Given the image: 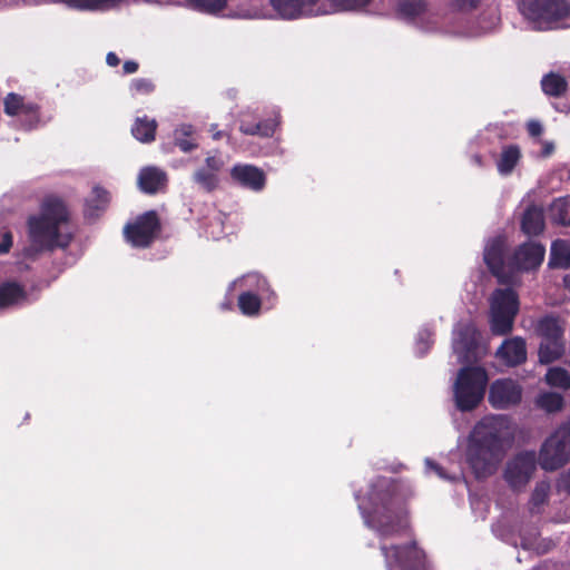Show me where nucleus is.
<instances>
[{
	"label": "nucleus",
	"instance_id": "obj_5",
	"mask_svg": "<svg viewBox=\"0 0 570 570\" xmlns=\"http://www.w3.org/2000/svg\"><path fill=\"white\" fill-rule=\"evenodd\" d=\"M489 376L481 366H464L459 373L454 383L453 394L458 410L470 412L483 400Z\"/></svg>",
	"mask_w": 570,
	"mask_h": 570
},
{
	"label": "nucleus",
	"instance_id": "obj_41",
	"mask_svg": "<svg viewBox=\"0 0 570 570\" xmlns=\"http://www.w3.org/2000/svg\"><path fill=\"white\" fill-rule=\"evenodd\" d=\"M482 0H453L451 8L460 12H469L478 8Z\"/></svg>",
	"mask_w": 570,
	"mask_h": 570
},
{
	"label": "nucleus",
	"instance_id": "obj_31",
	"mask_svg": "<svg viewBox=\"0 0 570 570\" xmlns=\"http://www.w3.org/2000/svg\"><path fill=\"white\" fill-rule=\"evenodd\" d=\"M157 127L155 119H149L147 116L138 117L131 127V134L140 142L149 144L156 138Z\"/></svg>",
	"mask_w": 570,
	"mask_h": 570
},
{
	"label": "nucleus",
	"instance_id": "obj_27",
	"mask_svg": "<svg viewBox=\"0 0 570 570\" xmlns=\"http://www.w3.org/2000/svg\"><path fill=\"white\" fill-rule=\"evenodd\" d=\"M521 157V149L518 145L511 144L504 146L501 150L500 157L497 160L498 171L502 176L512 174Z\"/></svg>",
	"mask_w": 570,
	"mask_h": 570
},
{
	"label": "nucleus",
	"instance_id": "obj_13",
	"mask_svg": "<svg viewBox=\"0 0 570 570\" xmlns=\"http://www.w3.org/2000/svg\"><path fill=\"white\" fill-rule=\"evenodd\" d=\"M546 255V247L537 242H524L513 252L510 259L512 268L519 272H530L538 269Z\"/></svg>",
	"mask_w": 570,
	"mask_h": 570
},
{
	"label": "nucleus",
	"instance_id": "obj_43",
	"mask_svg": "<svg viewBox=\"0 0 570 570\" xmlns=\"http://www.w3.org/2000/svg\"><path fill=\"white\" fill-rule=\"evenodd\" d=\"M527 131L529 136L537 138L543 134V126L539 120L531 119L527 122Z\"/></svg>",
	"mask_w": 570,
	"mask_h": 570
},
{
	"label": "nucleus",
	"instance_id": "obj_11",
	"mask_svg": "<svg viewBox=\"0 0 570 570\" xmlns=\"http://www.w3.org/2000/svg\"><path fill=\"white\" fill-rule=\"evenodd\" d=\"M522 400V387L512 379H498L489 389L488 401L493 409L505 410L518 405Z\"/></svg>",
	"mask_w": 570,
	"mask_h": 570
},
{
	"label": "nucleus",
	"instance_id": "obj_7",
	"mask_svg": "<svg viewBox=\"0 0 570 570\" xmlns=\"http://www.w3.org/2000/svg\"><path fill=\"white\" fill-rule=\"evenodd\" d=\"M570 461V420L560 424L544 440L539 452V464L544 471H556Z\"/></svg>",
	"mask_w": 570,
	"mask_h": 570
},
{
	"label": "nucleus",
	"instance_id": "obj_22",
	"mask_svg": "<svg viewBox=\"0 0 570 570\" xmlns=\"http://www.w3.org/2000/svg\"><path fill=\"white\" fill-rule=\"evenodd\" d=\"M544 226L543 209L535 205L528 206L521 218V230L528 236H537L544 230Z\"/></svg>",
	"mask_w": 570,
	"mask_h": 570
},
{
	"label": "nucleus",
	"instance_id": "obj_49",
	"mask_svg": "<svg viewBox=\"0 0 570 570\" xmlns=\"http://www.w3.org/2000/svg\"><path fill=\"white\" fill-rule=\"evenodd\" d=\"M216 127H217V125H212V129L210 130L213 131V138L215 140H218V139H220L223 137V131H219V130L214 131L216 129Z\"/></svg>",
	"mask_w": 570,
	"mask_h": 570
},
{
	"label": "nucleus",
	"instance_id": "obj_1",
	"mask_svg": "<svg viewBox=\"0 0 570 570\" xmlns=\"http://www.w3.org/2000/svg\"><path fill=\"white\" fill-rule=\"evenodd\" d=\"M410 497L396 481L377 478L358 503L365 525L384 539L405 532L410 528Z\"/></svg>",
	"mask_w": 570,
	"mask_h": 570
},
{
	"label": "nucleus",
	"instance_id": "obj_30",
	"mask_svg": "<svg viewBox=\"0 0 570 570\" xmlns=\"http://www.w3.org/2000/svg\"><path fill=\"white\" fill-rule=\"evenodd\" d=\"M548 213L552 224L570 227V196L553 199Z\"/></svg>",
	"mask_w": 570,
	"mask_h": 570
},
{
	"label": "nucleus",
	"instance_id": "obj_47",
	"mask_svg": "<svg viewBox=\"0 0 570 570\" xmlns=\"http://www.w3.org/2000/svg\"><path fill=\"white\" fill-rule=\"evenodd\" d=\"M562 489L570 495V469L561 478Z\"/></svg>",
	"mask_w": 570,
	"mask_h": 570
},
{
	"label": "nucleus",
	"instance_id": "obj_50",
	"mask_svg": "<svg viewBox=\"0 0 570 570\" xmlns=\"http://www.w3.org/2000/svg\"><path fill=\"white\" fill-rule=\"evenodd\" d=\"M563 284L564 287L570 291V273L563 277Z\"/></svg>",
	"mask_w": 570,
	"mask_h": 570
},
{
	"label": "nucleus",
	"instance_id": "obj_12",
	"mask_svg": "<svg viewBox=\"0 0 570 570\" xmlns=\"http://www.w3.org/2000/svg\"><path fill=\"white\" fill-rule=\"evenodd\" d=\"M244 282L249 287L255 286L256 293L252 291L243 292L238 296L237 305L242 314L250 317L257 316L262 307L259 295L269 291V284L264 276L257 273L247 274L244 276Z\"/></svg>",
	"mask_w": 570,
	"mask_h": 570
},
{
	"label": "nucleus",
	"instance_id": "obj_33",
	"mask_svg": "<svg viewBox=\"0 0 570 570\" xmlns=\"http://www.w3.org/2000/svg\"><path fill=\"white\" fill-rule=\"evenodd\" d=\"M194 134L191 125H181L174 131V142L181 151L189 153L198 147L197 142L190 137Z\"/></svg>",
	"mask_w": 570,
	"mask_h": 570
},
{
	"label": "nucleus",
	"instance_id": "obj_10",
	"mask_svg": "<svg viewBox=\"0 0 570 570\" xmlns=\"http://www.w3.org/2000/svg\"><path fill=\"white\" fill-rule=\"evenodd\" d=\"M538 463L534 451H521L507 462L503 478L512 490L520 491L532 479Z\"/></svg>",
	"mask_w": 570,
	"mask_h": 570
},
{
	"label": "nucleus",
	"instance_id": "obj_8",
	"mask_svg": "<svg viewBox=\"0 0 570 570\" xmlns=\"http://www.w3.org/2000/svg\"><path fill=\"white\" fill-rule=\"evenodd\" d=\"M380 549L387 570H430L425 553L415 541L405 544H382Z\"/></svg>",
	"mask_w": 570,
	"mask_h": 570
},
{
	"label": "nucleus",
	"instance_id": "obj_42",
	"mask_svg": "<svg viewBox=\"0 0 570 570\" xmlns=\"http://www.w3.org/2000/svg\"><path fill=\"white\" fill-rule=\"evenodd\" d=\"M223 167H224V161L220 157L208 156L205 159V166H203L202 168L208 169L209 171H213L218 175L219 171L223 169Z\"/></svg>",
	"mask_w": 570,
	"mask_h": 570
},
{
	"label": "nucleus",
	"instance_id": "obj_36",
	"mask_svg": "<svg viewBox=\"0 0 570 570\" xmlns=\"http://www.w3.org/2000/svg\"><path fill=\"white\" fill-rule=\"evenodd\" d=\"M550 492V485L547 482L537 483L535 488L531 493L529 501V510L533 513H539L540 508L547 503Z\"/></svg>",
	"mask_w": 570,
	"mask_h": 570
},
{
	"label": "nucleus",
	"instance_id": "obj_34",
	"mask_svg": "<svg viewBox=\"0 0 570 570\" xmlns=\"http://www.w3.org/2000/svg\"><path fill=\"white\" fill-rule=\"evenodd\" d=\"M193 180L206 193H213L219 186V176L202 167L193 174Z\"/></svg>",
	"mask_w": 570,
	"mask_h": 570
},
{
	"label": "nucleus",
	"instance_id": "obj_9",
	"mask_svg": "<svg viewBox=\"0 0 570 570\" xmlns=\"http://www.w3.org/2000/svg\"><path fill=\"white\" fill-rule=\"evenodd\" d=\"M161 223L156 210L138 215L136 219L124 227L126 240L136 248H148L159 237Z\"/></svg>",
	"mask_w": 570,
	"mask_h": 570
},
{
	"label": "nucleus",
	"instance_id": "obj_48",
	"mask_svg": "<svg viewBox=\"0 0 570 570\" xmlns=\"http://www.w3.org/2000/svg\"><path fill=\"white\" fill-rule=\"evenodd\" d=\"M553 149H554L553 144L547 141V142L543 144L542 155L543 156H550L552 154Z\"/></svg>",
	"mask_w": 570,
	"mask_h": 570
},
{
	"label": "nucleus",
	"instance_id": "obj_24",
	"mask_svg": "<svg viewBox=\"0 0 570 570\" xmlns=\"http://www.w3.org/2000/svg\"><path fill=\"white\" fill-rule=\"evenodd\" d=\"M478 347V331L472 324L461 326L454 338V351L459 354L469 355Z\"/></svg>",
	"mask_w": 570,
	"mask_h": 570
},
{
	"label": "nucleus",
	"instance_id": "obj_17",
	"mask_svg": "<svg viewBox=\"0 0 570 570\" xmlns=\"http://www.w3.org/2000/svg\"><path fill=\"white\" fill-rule=\"evenodd\" d=\"M504 255L505 239L501 236L492 238L484 248V263L499 282H503L504 277Z\"/></svg>",
	"mask_w": 570,
	"mask_h": 570
},
{
	"label": "nucleus",
	"instance_id": "obj_38",
	"mask_svg": "<svg viewBox=\"0 0 570 570\" xmlns=\"http://www.w3.org/2000/svg\"><path fill=\"white\" fill-rule=\"evenodd\" d=\"M538 405L549 413H554L562 410L564 399L559 393L547 392L539 396Z\"/></svg>",
	"mask_w": 570,
	"mask_h": 570
},
{
	"label": "nucleus",
	"instance_id": "obj_51",
	"mask_svg": "<svg viewBox=\"0 0 570 570\" xmlns=\"http://www.w3.org/2000/svg\"><path fill=\"white\" fill-rule=\"evenodd\" d=\"M428 462H429V464H431V466H432V468H433V469H434V470H435L440 475H442V468H441L439 464L433 463V462H430V461H428Z\"/></svg>",
	"mask_w": 570,
	"mask_h": 570
},
{
	"label": "nucleus",
	"instance_id": "obj_4",
	"mask_svg": "<svg viewBox=\"0 0 570 570\" xmlns=\"http://www.w3.org/2000/svg\"><path fill=\"white\" fill-rule=\"evenodd\" d=\"M519 11L537 30H553L570 17L569 0H520Z\"/></svg>",
	"mask_w": 570,
	"mask_h": 570
},
{
	"label": "nucleus",
	"instance_id": "obj_21",
	"mask_svg": "<svg viewBox=\"0 0 570 570\" xmlns=\"http://www.w3.org/2000/svg\"><path fill=\"white\" fill-rule=\"evenodd\" d=\"M110 203V194L100 186L92 188L91 195L86 198L83 215L86 218H98L107 209Z\"/></svg>",
	"mask_w": 570,
	"mask_h": 570
},
{
	"label": "nucleus",
	"instance_id": "obj_18",
	"mask_svg": "<svg viewBox=\"0 0 570 570\" xmlns=\"http://www.w3.org/2000/svg\"><path fill=\"white\" fill-rule=\"evenodd\" d=\"M167 181V174L154 166L144 167L138 175V187L148 195H155L165 189Z\"/></svg>",
	"mask_w": 570,
	"mask_h": 570
},
{
	"label": "nucleus",
	"instance_id": "obj_28",
	"mask_svg": "<svg viewBox=\"0 0 570 570\" xmlns=\"http://www.w3.org/2000/svg\"><path fill=\"white\" fill-rule=\"evenodd\" d=\"M426 11V0H397L396 2V16L405 21H414Z\"/></svg>",
	"mask_w": 570,
	"mask_h": 570
},
{
	"label": "nucleus",
	"instance_id": "obj_16",
	"mask_svg": "<svg viewBox=\"0 0 570 570\" xmlns=\"http://www.w3.org/2000/svg\"><path fill=\"white\" fill-rule=\"evenodd\" d=\"M497 357L510 367L519 366L527 361V343L521 336L507 338L495 353Z\"/></svg>",
	"mask_w": 570,
	"mask_h": 570
},
{
	"label": "nucleus",
	"instance_id": "obj_46",
	"mask_svg": "<svg viewBox=\"0 0 570 570\" xmlns=\"http://www.w3.org/2000/svg\"><path fill=\"white\" fill-rule=\"evenodd\" d=\"M106 62L110 67H117L120 63V59L115 52H108L106 56Z\"/></svg>",
	"mask_w": 570,
	"mask_h": 570
},
{
	"label": "nucleus",
	"instance_id": "obj_37",
	"mask_svg": "<svg viewBox=\"0 0 570 570\" xmlns=\"http://www.w3.org/2000/svg\"><path fill=\"white\" fill-rule=\"evenodd\" d=\"M188 4L203 13L216 14L227 7L228 0H186Z\"/></svg>",
	"mask_w": 570,
	"mask_h": 570
},
{
	"label": "nucleus",
	"instance_id": "obj_23",
	"mask_svg": "<svg viewBox=\"0 0 570 570\" xmlns=\"http://www.w3.org/2000/svg\"><path fill=\"white\" fill-rule=\"evenodd\" d=\"M566 353V340H543L539 344L538 358L540 364H551Z\"/></svg>",
	"mask_w": 570,
	"mask_h": 570
},
{
	"label": "nucleus",
	"instance_id": "obj_2",
	"mask_svg": "<svg viewBox=\"0 0 570 570\" xmlns=\"http://www.w3.org/2000/svg\"><path fill=\"white\" fill-rule=\"evenodd\" d=\"M512 440L513 433L507 416L484 417L476 423L465 449V462L476 480L497 473Z\"/></svg>",
	"mask_w": 570,
	"mask_h": 570
},
{
	"label": "nucleus",
	"instance_id": "obj_32",
	"mask_svg": "<svg viewBox=\"0 0 570 570\" xmlns=\"http://www.w3.org/2000/svg\"><path fill=\"white\" fill-rule=\"evenodd\" d=\"M542 91L550 97H561L568 90L567 79L556 72H549L541 79Z\"/></svg>",
	"mask_w": 570,
	"mask_h": 570
},
{
	"label": "nucleus",
	"instance_id": "obj_20",
	"mask_svg": "<svg viewBox=\"0 0 570 570\" xmlns=\"http://www.w3.org/2000/svg\"><path fill=\"white\" fill-rule=\"evenodd\" d=\"M3 110L8 116L24 115L33 118L39 116V106L24 102V98L16 92L8 94L3 99Z\"/></svg>",
	"mask_w": 570,
	"mask_h": 570
},
{
	"label": "nucleus",
	"instance_id": "obj_45",
	"mask_svg": "<svg viewBox=\"0 0 570 570\" xmlns=\"http://www.w3.org/2000/svg\"><path fill=\"white\" fill-rule=\"evenodd\" d=\"M138 68H139L138 62H136L134 60H127V61H125V63L122 66L125 75L135 73L138 70Z\"/></svg>",
	"mask_w": 570,
	"mask_h": 570
},
{
	"label": "nucleus",
	"instance_id": "obj_44",
	"mask_svg": "<svg viewBox=\"0 0 570 570\" xmlns=\"http://www.w3.org/2000/svg\"><path fill=\"white\" fill-rule=\"evenodd\" d=\"M13 244V236L11 232H6L2 234L0 239V255L7 254L10 252Z\"/></svg>",
	"mask_w": 570,
	"mask_h": 570
},
{
	"label": "nucleus",
	"instance_id": "obj_15",
	"mask_svg": "<svg viewBox=\"0 0 570 570\" xmlns=\"http://www.w3.org/2000/svg\"><path fill=\"white\" fill-rule=\"evenodd\" d=\"M273 9L283 19H297L317 13V0H271Z\"/></svg>",
	"mask_w": 570,
	"mask_h": 570
},
{
	"label": "nucleus",
	"instance_id": "obj_25",
	"mask_svg": "<svg viewBox=\"0 0 570 570\" xmlns=\"http://www.w3.org/2000/svg\"><path fill=\"white\" fill-rule=\"evenodd\" d=\"M278 125L279 120L277 118L264 119L257 122H248L245 119H242L239 131L248 136L268 138L275 134Z\"/></svg>",
	"mask_w": 570,
	"mask_h": 570
},
{
	"label": "nucleus",
	"instance_id": "obj_40",
	"mask_svg": "<svg viewBox=\"0 0 570 570\" xmlns=\"http://www.w3.org/2000/svg\"><path fill=\"white\" fill-rule=\"evenodd\" d=\"M337 10H360L367 7L372 0H330Z\"/></svg>",
	"mask_w": 570,
	"mask_h": 570
},
{
	"label": "nucleus",
	"instance_id": "obj_52",
	"mask_svg": "<svg viewBox=\"0 0 570 570\" xmlns=\"http://www.w3.org/2000/svg\"><path fill=\"white\" fill-rule=\"evenodd\" d=\"M474 158L478 164H481V156L476 155Z\"/></svg>",
	"mask_w": 570,
	"mask_h": 570
},
{
	"label": "nucleus",
	"instance_id": "obj_29",
	"mask_svg": "<svg viewBox=\"0 0 570 570\" xmlns=\"http://www.w3.org/2000/svg\"><path fill=\"white\" fill-rule=\"evenodd\" d=\"M27 293L24 287L16 282L0 284V308L13 306L24 301Z\"/></svg>",
	"mask_w": 570,
	"mask_h": 570
},
{
	"label": "nucleus",
	"instance_id": "obj_39",
	"mask_svg": "<svg viewBox=\"0 0 570 570\" xmlns=\"http://www.w3.org/2000/svg\"><path fill=\"white\" fill-rule=\"evenodd\" d=\"M130 91L135 96H147L155 91V83L147 78H135L130 82Z\"/></svg>",
	"mask_w": 570,
	"mask_h": 570
},
{
	"label": "nucleus",
	"instance_id": "obj_3",
	"mask_svg": "<svg viewBox=\"0 0 570 570\" xmlns=\"http://www.w3.org/2000/svg\"><path fill=\"white\" fill-rule=\"evenodd\" d=\"M70 213L66 202L57 195H47L40 204V213L29 216L28 236L38 252L66 249L72 242L70 233H61L60 226L67 224Z\"/></svg>",
	"mask_w": 570,
	"mask_h": 570
},
{
	"label": "nucleus",
	"instance_id": "obj_14",
	"mask_svg": "<svg viewBox=\"0 0 570 570\" xmlns=\"http://www.w3.org/2000/svg\"><path fill=\"white\" fill-rule=\"evenodd\" d=\"M232 179L239 186L259 191L266 185L265 173L254 165L237 164L230 169Z\"/></svg>",
	"mask_w": 570,
	"mask_h": 570
},
{
	"label": "nucleus",
	"instance_id": "obj_26",
	"mask_svg": "<svg viewBox=\"0 0 570 570\" xmlns=\"http://www.w3.org/2000/svg\"><path fill=\"white\" fill-rule=\"evenodd\" d=\"M548 266L550 268L568 269L570 268V242L566 239H556L550 247Z\"/></svg>",
	"mask_w": 570,
	"mask_h": 570
},
{
	"label": "nucleus",
	"instance_id": "obj_6",
	"mask_svg": "<svg viewBox=\"0 0 570 570\" xmlns=\"http://www.w3.org/2000/svg\"><path fill=\"white\" fill-rule=\"evenodd\" d=\"M519 308V295L513 288L495 289L490 299V328L492 334L499 336L510 334Z\"/></svg>",
	"mask_w": 570,
	"mask_h": 570
},
{
	"label": "nucleus",
	"instance_id": "obj_35",
	"mask_svg": "<svg viewBox=\"0 0 570 570\" xmlns=\"http://www.w3.org/2000/svg\"><path fill=\"white\" fill-rule=\"evenodd\" d=\"M546 382L552 387H558L566 391L570 389V374L563 367H551L546 374Z\"/></svg>",
	"mask_w": 570,
	"mask_h": 570
},
{
	"label": "nucleus",
	"instance_id": "obj_19",
	"mask_svg": "<svg viewBox=\"0 0 570 570\" xmlns=\"http://www.w3.org/2000/svg\"><path fill=\"white\" fill-rule=\"evenodd\" d=\"M534 333L541 341L564 338V327L560 317L553 313L546 314L535 322Z\"/></svg>",
	"mask_w": 570,
	"mask_h": 570
}]
</instances>
